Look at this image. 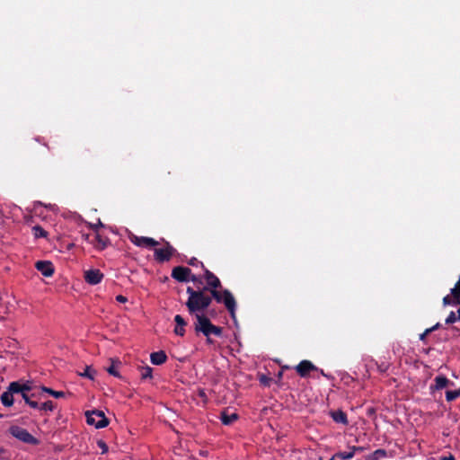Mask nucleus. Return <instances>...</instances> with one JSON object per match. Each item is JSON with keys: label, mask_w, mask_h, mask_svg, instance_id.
Wrapping results in <instances>:
<instances>
[{"label": "nucleus", "mask_w": 460, "mask_h": 460, "mask_svg": "<svg viewBox=\"0 0 460 460\" xmlns=\"http://www.w3.org/2000/svg\"><path fill=\"white\" fill-rule=\"evenodd\" d=\"M296 372L302 376L305 377L308 375V373L312 370H318V368L309 360H302L296 367Z\"/></svg>", "instance_id": "obj_11"}, {"label": "nucleus", "mask_w": 460, "mask_h": 460, "mask_svg": "<svg viewBox=\"0 0 460 460\" xmlns=\"http://www.w3.org/2000/svg\"><path fill=\"white\" fill-rule=\"evenodd\" d=\"M332 420L337 423L348 424V419L342 411H335L331 413Z\"/></svg>", "instance_id": "obj_19"}, {"label": "nucleus", "mask_w": 460, "mask_h": 460, "mask_svg": "<svg viewBox=\"0 0 460 460\" xmlns=\"http://www.w3.org/2000/svg\"><path fill=\"white\" fill-rule=\"evenodd\" d=\"M195 331L202 332L207 338L210 335L221 336L222 329L211 323L208 318L200 314H196Z\"/></svg>", "instance_id": "obj_2"}, {"label": "nucleus", "mask_w": 460, "mask_h": 460, "mask_svg": "<svg viewBox=\"0 0 460 460\" xmlns=\"http://www.w3.org/2000/svg\"><path fill=\"white\" fill-rule=\"evenodd\" d=\"M32 233L35 238H46L48 232L45 231L41 226H35L32 227Z\"/></svg>", "instance_id": "obj_22"}, {"label": "nucleus", "mask_w": 460, "mask_h": 460, "mask_svg": "<svg viewBox=\"0 0 460 460\" xmlns=\"http://www.w3.org/2000/svg\"><path fill=\"white\" fill-rule=\"evenodd\" d=\"M12 390L17 392V394H27L31 390V385L29 382L21 383L18 381L12 382Z\"/></svg>", "instance_id": "obj_13"}, {"label": "nucleus", "mask_w": 460, "mask_h": 460, "mask_svg": "<svg viewBox=\"0 0 460 460\" xmlns=\"http://www.w3.org/2000/svg\"><path fill=\"white\" fill-rule=\"evenodd\" d=\"M205 278L208 285L211 287L212 289H216L221 286L219 279L208 270H205Z\"/></svg>", "instance_id": "obj_14"}, {"label": "nucleus", "mask_w": 460, "mask_h": 460, "mask_svg": "<svg viewBox=\"0 0 460 460\" xmlns=\"http://www.w3.org/2000/svg\"><path fill=\"white\" fill-rule=\"evenodd\" d=\"M90 226H91V228H93V230H95V231H96V230L98 229V227L102 226V222L99 220L98 224H96V225H93V224H91V225H90Z\"/></svg>", "instance_id": "obj_37"}, {"label": "nucleus", "mask_w": 460, "mask_h": 460, "mask_svg": "<svg viewBox=\"0 0 460 460\" xmlns=\"http://www.w3.org/2000/svg\"><path fill=\"white\" fill-rule=\"evenodd\" d=\"M41 389L43 392L49 394L50 395H52L55 398H62L65 396V393L62 391H55V390H52L51 388H48L45 386H43Z\"/></svg>", "instance_id": "obj_25"}, {"label": "nucleus", "mask_w": 460, "mask_h": 460, "mask_svg": "<svg viewBox=\"0 0 460 460\" xmlns=\"http://www.w3.org/2000/svg\"><path fill=\"white\" fill-rule=\"evenodd\" d=\"M460 396V388L455 391H447L446 399L447 402H452Z\"/></svg>", "instance_id": "obj_26"}, {"label": "nucleus", "mask_w": 460, "mask_h": 460, "mask_svg": "<svg viewBox=\"0 0 460 460\" xmlns=\"http://www.w3.org/2000/svg\"><path fill=\"white\" fill-rule=\"evenodd\" d=\"M434 382H435L434 388L437 390L445 388L450 383V381L444 376H436L434 379Z\"/></svg>", "instance_id": "obj_20"}, {"label": "nucleus", "mask_w": 460, "mask_h": 460, "mask_svg": "<svg viewBox=\"0 0 460 460\" xmlns=\"http://www.w3.org/2000/svg\"><path fill=\"white\" fill-rule=\"evenodd\" d=\"M97 240L99 243L101 244V248L103 249L106 246V243L101 238L100 235H97Z\"/></svg>", "instance_id": "obj_36"}, {"label": "nucleus", "mask_w": 460, "mask_h": 460, "mask_svg": "<svg viewBox=\"0 0 460 460\" xmlns=\"http://www.w3.org/2000/svg\"><path fill=\"white\" fill-rule=\"evenodd\" d=\"M320 373H321V375H322V376H325V377H327V378H329V377H330V376H329V375H327V374H325V373L323 372V369H321V370H320Z\"/></svg>", "instance_id": "obj_39"}, {"label": "nucleus", "mask_w": 460, "mask_h": 460, "mask_svg": "<svg viewBox=\"0 0 460 460\" xmlns=\"http://www.w3.org/2000/svg\"><path fill=\"white\" fill-rule=\"evenodd\" d=\"M174 321L176 323V326L174 328V333L179 336H183L185 333V329H184V326L186 325L185 320L180 314H177L174 317Z\"/></svg>", "instance_id": "obj_16"}, {"label": "nucleus", "mask_w": 460, "mask_h": 460, "mask_svg": "<svg viewBox=\"0 0 460 460\" xmlns=\"http://www.w3.org/2000/svg\"><path fill=\"white\" fill-rule=\"evenodd\" d=\"M4 449L0 447V455L4 453Z\"/></svg>", "instance_id": "obj_42"}, {"label": "nucleus", "mask_w": 460, "mask_h": 460, "mask_svg": "<svg viewBox=\"0 0 460 460\" xmlns=\"http://www.w3.org/2000/svg\"><path fill=\"white\" fill-rule=\"evenodd\" d=\"M35 267L44 277H51L54 273V267L49 261H38Z\"/></svg>", "instance_id": "obj_10"}, {"label": "nucleus", "mask_w": 460, "mask_h": 460, "mask_svg": "<svg viewBox=\"0 0 460 460\" xmlns=\"http://www.w3.org/2000/svg\"><path fill=\"white\" fill-rule=\"evenodd\" d=\"M172 277L181 282H187L189 280L195 281L196 277L191 275V270L189 268L178 266L172 271Z\"/></svg>", "instance_id": "obj_6"}, {"label": "nucleus", "mask_w": 460, "mask_h": 460, "mask_svg": "<svg viewBox=\"0 0 460 460\" xmlns=\"http://www.w3.org/2000/svg\"><path fill=\"white\" fill-rule=\"evenodd\" d=\"M458 319L460 320V314H458V316H456L455 312H451L446 319V323H447V324L454 323Z\"/></svg>", "instance_id": "obj_29"}, {"label": "nucleus", "mask_w": 460, "mask_h": 460, "mask_svg": "<svg viewBox=\"0 0 460 460\" xmlns=\"http://www.w3.org/2000/svg\"><path fill=\"white\" fill-rule=\"evenodd\" d=\"M152 371L153 369L150 367H143L141 370V377L144 379L152 377Z\"/></svg>", "instance_id": "obj_28"}, {"label": "nucleus", "mask_w": 460, "mask_h": 460, "mask_svg": "<svg viewBox=\"0 0 460 460\" xmlns=\"http://www.w3.org/2000/svg\"><path fill=\"white\" fill-rule=\"evenodd\" d=\"M207 341H208V343L212 342V341L210 340V338H209V337H208V338H207Z\"/></svg>", "instance_id": "obj_41"}, {"label": "nucleus", "mask_w": 460, "mask_h": 460, "mask_svg": "<svg viewBox=\"0 0 460 460\" xmlns=\"http://www.w3.org/2000/svg\"><path fill=\"white\" fill-rule=\"evenodd\" d=\"M0 417H2V415H0Z\"/></svg>", "instance_id": "obj_44"}, {"label": "nucleus", "mask_w": 460, "mask_h": 460, "mask_svg": "<svg viewBox=\"0 0 460 460\" xmlns=\"http://www.w3.org/2000/svg\"><path fill=\"white\" fill-rule=\"evenodd\" d=\"M386 456L387 453L385 449H376L371 454V456H369L368 460H380Z\"/></svg>", "instance_id": "obj_23"}, {"label": "nucleus", "mask_w": 460, "mask_h": 460, "mask_svg": "<svg viewBox=\"0 0 460 460\" xmlns=\"http://www.w3.org/2000/svg\"><path fill=\"white\" fill-rule=\"evenodd\" d=\"M166 359H167V356L163 350L153 352L150 355V360H151L152 364L156 365V366L162 365L163 363H164L166 361Z\"/></svg>", "instance_id": "obj_17"}, {"label": "nucleus", "mask_w": 460, "mask_h": 460, "mask_svg": "<svg viewBox=\"0 0 460 460\" xmlns=\"http://www.w3.org/2000/svg\"><path fill=\"white\" fill-rule=\"evenodd\" d=\"M438 326H439V323H437L433 327H431L430 329H432V332H433L434 330L438 329Z\"/></svg>", "instance_id": "obj_40"}, {"label": "nucleus", "mask_w": 460, "mask_h": 460, "mask_svg": "<svg viewBox=\"0 0 460 460\" xmlns=\"http://www.w3.org/2000/svg\"><path fill=\"white\" fill-rule=\"evenodd\" d=\"M84 280L90 285H97L103 279V274L98 269H91L84 271Z\"/></svg>", "instance_id": "obj_8"}, {"label": "nucleus", "mask_w": 460, "mask_h": 460, "mask_svg": "<svg viewBox=\"0 0 460 460\" xmlns=\"http://www.w3.org/2000/svg\"><path fill=\"white\" fill-rule=\"evenodd\" d=\"M86 421L89 425L94 426L96 429H102L109 424L103 411H93L86 412Z\"/></svg>", "instance_id": "obj_5"}, {"label": "nucleus", "mask_w": 460, "mask_h": 460, "mask_svg": "<svg viewBox=\"0 0 460 460\" xmlns=\"http://www.w3.org/2000/svg\"><path fill=\"white\" fill-rule=\"evenodd\" d=\"M40 410H42V411H52L54 410V404L51 401H48V402H43L42 404H39V408Z\"/></svg>", "instance_id": "obj_27"}, {"label": "nucleus", "mask_w": 460, "mask_h": 460, "mask_svg": "<svg viewBox=\"0 0 460 460\" xmlns=\"http://www.w3.org/2000/svg\"><path fill=\"white\" fill-rule=\"evenodd\" d=\"M362 450H363V448L360 447H350V451L338 452L333 456V457H334V459L340 458V459H343V460H349V459L353 458V456H355V453L357 451H362Z\"/></svg>", "instance_id": "obj_15"}, {"label": "nucleus", "mask_w": 460, "mask_h": 460, "mask_svg": "<svg viewBox=\"0 0 460 460\" xmlns=\"http://www.w3.org/2000/svg\"><path fill=\"white\" fill-rule=\"evenodd\" d=\"M9 432L13 437L23 443L30 445H38L40 443L39 439L34 438L27 429L19 426H12L9 429Z\"/></svg>", "instance_id": "obj_4"}, {"label": "nucleus", "mask_w": 460, "mask_h": 460, "mask_svg": "<svg viewBox=\"0 0 460 460\" xmlns=\"http://www.w3.org/2000/svg\"><path fill=\"white\" fill-rule=\"evenodd\" d=\"M129 239L132 243L139 247H152L158 244V242L151 237L137 236L135 234H131Z\"/></svg>", "instance_id": "obj_9"}, {"label": "nucleus", "mask_w": 460, "mask_h": 460, "mask_svg": "<svg viewBox=\"0 0 460 460\" xmlns=\"http://www.w3.org/2000/svg\"><path fill=\"white\" fill-rule=\"evenodd\" d=\"M237 419L238 414L236 412L229 413L228 411H224L221 412L220 420L222 423L225 425H230Z\"/></svg>", "instance_id": "obj_18"}, {"label": "nucleus", "mask_w": 460, "mask_h": 460, "mask_svg": "<svg viewBox=\"0 0 460 460\" xmlns=\"http://www.w3.org/2000/svg\"><path fill=\"white\" fill-rule=\"evenodd\" d=\"M116 300L119 302V303H126L128 301V298L122 295H118L116 296Z\"/></svg>", "instance_id": "obj_33"}, {"label": "nucleus", "mask_w": 460, "mask_h": 460, "mask_svg": "<svg viewBox=\"0 0 460 460\" xmlns=\"http://www.w3.org/2000/svg\"><path fill=\"white\" fill-rule=\"evenodd\" d=\"M17 392L12 390V383L9 384L7 390L1 395V402L5 407H11L13 404V394Z\"/></svg>", "instance_id": "obj_12"}, {"label": "nucleus", "mask_w": 460, "mask_h": 460, "mask_svg": "<svg viewBox=\"0 0 460 460\" xmlns=\"http://www.w3.org/2000/svg\"><path fill=\"white\" fill-rule=\"evenodd\" d=\"M189 298L186 306L190 314H199L200 311L208 308L211 304L212 298L204 294L202 290H194L192 288H187Z\"/></svg>", "instance_id": "obj_1"}, {"label": "nucleus", "mask_w": 460, "mask_h": 460, "mask_svg": "<svg viewBox=\"0 0 460 460\" xmlns=\"http://www.w3.org/2000/svg\"><path fill=\"white\" fill-rule=\"evenodd\" d=\"M174 252L175 249L169 243H166L164 248L155 250V259L159 262L168 261Z\"/></svg>", "instance_id": "obj_7"}, {"label": "nucleus", "mask_w": 460, "mask_h": 460, "mask_svg": "<svg viewBox=\"0 0 460 460\" xmlns=\"http://www.w3.org/2000/svg\"><path fill=\"white\" fill-rule=\"evenodd\" d=\"M98 446L102 448V453L107 452V450H108V447H107V445H106L103 441H102V440H101V441H99V442H98Z\"/></svg>", "instance_id": "obj_32"}, {"label": "nucleus", "mask_w": 460, "mask_h": 460, "mask_svg": "<svg viewBox=\"0 0 460 460\" xmlns=\"http://www.w3.org/2000/svg\"><path fill=\"white\" fill-rule=\"evenodd\" d=\"M443 303L445 305H451L452 304V299L450 298L449 296H446L444 298H443Z\"/></svg>", "instance_id": "obj_35"}, {"label": "nucleus", "mask_w": 460, "mask_h": 460, "mask_svg": "<svg viewBox=\"0 0 460 460\" xmlns=\"http://www.w3.org/2000/svg\"><path fill=\"white\" fill-rule=\"evenodd\" d=\"M107 371L110 375H111L113 376L119 377V374L118 370L116 369V367L114 366V364H112L111 367H109L107 368Z\"/></svg>", "instance_id": "obj_30"}, {"label": "nucleus", "mask_w": 460, "mask_h": 460, "mask_svg": "<svg viewBox=\"0 0 460 460\" xmlns=\"http://www.w3.org/2000/svg\"><path fill=\"white\" fill-rule=\"evenodd\" d=\"M37 205H42L40 201H38L34 206L36 207Z\"/></svg>", "instance_id": "obj_43"}, {"label": "nucleus", "mask_w": 460, "mask_h": 460, "mask_svg": "<svg viewBox=\"0 0 460 460\" xmlns=\"http://www.w3.org/2000/svg\"><path fill=\"white\" fill-rule=\"evenodd\" d=\"M211 295L212 297L217 302V303H224L226 309L231 314V316L234 319L235 318V308H236V302L232 295V293L225 289L222 292L217 290V289H211Z\"/></svg>", "instance_id": "obj_3"}, {"label": "nucleus", "mask_w": 460, "mask_h": 460, "mask_svg": "<svg viewBox=\"0 0 460 460\" xmlns=\"http://www.w3.org/2000/svg\"><path fill=\"white\" fill-rule=\"evenodd\" d=\"M432 332V329H427L423 333L420 335V340L424 341L426 336Z\"/></svg>", "instance_id": "obj_34"}, {"label": "nucleus", "mask_w": 460, "mask_h": 460, "mask_svg": "<svg viewBox=\"0 0 460 460\" xmlns=\"http://www.w3.org/2000/svg\"><path fill=\"white\" fill-rule=\"evenodd\" d=\"M96 375V371L90 366H86L84 372L79 373V376L86 377L90 380H93Z\"/></svg>", "instance_id": "obj_21"}, {"label": "nucleus", "mask_w": 460, "mask_h": 460, "mask_svg": "<svg viewBox=\"0 0 460 460\" xmlns=\"http://www.w3.org/2000/svg\"><path fill=\"white\" fill-rule=\"evenodd\" d=\"M189 264L191 265V266H198V265H201L203 267V263L201 261H199L198 259L196 258H191L190 261H189Z\"/></svg>", "instance_id": "obj_31"}, {"label": "nucleus", "mask_w": 460, "mask_h": 460, "mask_svg": "<svg viewBox=\"0 0 460 460\" xmlns=\"http://www.w3.org/2000/svg\"><path fill=\"white\" fill-rule=\"evenodd\" d=\"M442 460H456V459L452 455H450L449 456L443 457Z\"/></svg>", "instance_id": "obj_38"}, {"label": "nucleus", "mask_w": 460, "mask_h": 460, "mask_svg": "<svg viewBox=\"0 0 460 460\" xmlns=\"http://www.w3.org/2000/svg\"><path fill=\"white\" fill-rule=\"evenodd\" d=\"M33 396H34V394H32L31 396L28 394L22 395V397L24 400L26 404H28L30 407H31L33 409H38L39 408V403L37 402L32 401L31 399V397H33Z\"/></svg>", "instance_id": "obj_24"}]
</instances>
